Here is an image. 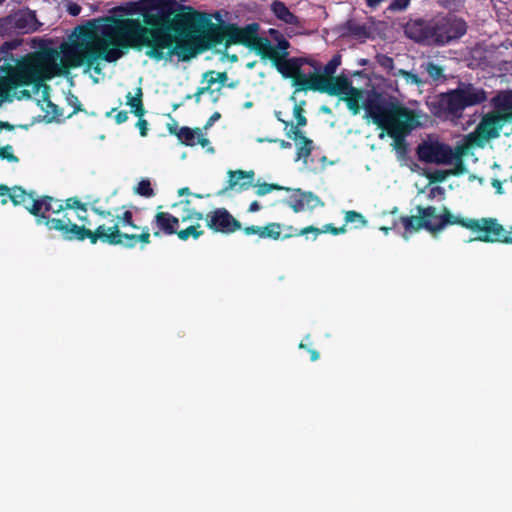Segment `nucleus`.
<instances>
[{
  "mask_svg": "<svg viewBox=\"0 0 512 512\" xmlns=\"http://www.w3.org/2000/svg\"><path fill=\"white\" fill-rule=\"evenodd\" d=\"M144 0L128 1L113 8V17L95 19L85 26L77 27L69 42L54 48L14 57L9 51L14 43H5L0 48V104L10 96L18 99L34 98L38 103L48 101V87L43 82L64 69L84 67L95 82L102 74L103 61L115 62L123 57L128 48L150 49V58L161 60L163 49L173 44L170 33L164 28H148L139 19L116 17L142 15Z\"/></svg>",
  "mask_w": 512,
  "mask_h": 512,
  "instance_id": "obj_1",
  "label": "nucleus"
},
{
  "mask_svg": "<svg viewBox=\"0 0 512 512\" xmlns=\"http://www.w3.org/2000/svg\"><path fill=\"white\" fill-rule=\"evenodd\" d=\"M225 33L230 41L245 44L262 55L277 60L278 70L284 76L293 78L292 85L296 88L293 95L308 89L321 90L324 76L315 72L305 73L302 70L304 63L302 59L294 58L280 61L282 57L287 55L289 47V42L280 31L270 28L267 35H259V24L251 23L245 27L230 25L226 27Z\"/></svg>",
  "mask_w": 512,
  "mask_h": 512,
  "instance_id": "obj_2",
  "label": "nucleus"
},
{
  "mask_svg": "<svg viewBox=\"0 0 512 512\" xmlns=\"http://www.w3.org/2000/svg\"><path fill=\"white\" fill-rule=\"evenodd\" d=\"M6 194L15 205H23L31 214L35 215L38 225H45L49 230L61 231L66 239L84 240L88 238L93 244L96 243L97 238L111 243L121 242L119 238L121 235L116 230L111 232V229L106 230L100 227L96 233H92L91 230L72 223L67 214L57 218L52 217V214H60L62 206L59 205L58 209H54L53 199L50 197L35 199L19 187L13 188L11 191L6 186L0 187V195Z\"/></svg>",
  "mask_w": 512,
  "mask_h": 512,
  "instance_id": "obj_3",
  "label": "nucleus"
},
{
  "mask_svg": "<svg viewBox=\"0 0 512 512\" xmlns=\"http://www.w3.org/2000/svg\"><path fill=\"white\" fill-rule=\"evenodd\" d=\"M342 99L355 115L359 113L360 103L363 101L367 115L395 140H399L418 125L413 113L392 99L371 94L364 100V91L357 88L355 93L348 94Z\"/></svg>",
  "mask_w": 512,
  "mask_h": 512,
  "instance_id": "obj_4",
  "label": "nucleus"
},
{
  "mask_svg": "<svg viewBox=\"0 0 512 512\" xmlns=\"http://www.w3.org/2000/svg\"><path fill=\"white\" fill-rule=\"evenodd\" d=\"M450 225H460L470 231V241L512 244V226L508 230L496 217L468 218L450 213Z\"/></svg>",
  "mask_w": 512,
  "mask_h": 512,
  "instance_id": "obj_5",
  "label": "nucleus"
},
{
  "mask_svg": "<svg viewBox=\"0 0 512 512\" xmlns=\"http://www.w3.org/2000/svg\"><path fill=\"white\" fill-rule=\"evenodd\" d=\"M401 223L404 227L403 238L408 240L411 234L421 229L432 234L444 230L448 224V213L446 210L436 213V208L431 206L426 208L418 206L416 214L401 217Z\"/></svg>",
  "mask_w": 512,
  "mask_h": 512,
  "instance_id": "obj_6",
  "label": "nucleus"
},
{
  "mask_svg": "<svg viewBox=\"0 0 512 512\" xmlns=\"http://www.w3.org/2000/svg\"><path fill=\"white\" fill-rule=\"evenodd\" d=\"M407 36L416 42L426 44H444L448 41V19L446 15H437L430 20L418 19L409 23L405 30Z\"/></svg>",
  "mask_w": 512,
  "mask_h": 512,
  "instance_id": "obj_7",
  "label": "nucleus"
},
{
  "mask_svg": "<svg viewBox=\"0 0 512 512\" xmlns=\"http://www.w3.org/2000/svg\"><path fill=\"white\" fill-rule=\"evenodd\" d=\"M486 100L487 93L483 88L460 81L457 88L450 90V118H460L467 107L482 104Z\"/></svg>",
  "mask_w": 512,
  "mask_h": 512,
  "instance_id": "obj_8",
  "label": "nucleus"
},
{
  "mask_svg": "<svg viewBox=\"0 0 512 512\" xmlns=\"http://www.w3.org/2000/svg\"><path fill=\"white\" fill-rule=\"evenodd\" d=\"M179 8L176 0H144L141 16L148 25H160Z\"/></svg>",
  "mask_w": 512,
  "mask_h": 512,
  "instance_id": "obj_9",
  "label": "nucleus"
},
{
  "mask_svg": "<svg viewBox=\"0 0 512 512\" xmlns=\"http://www.w3.org/2000/svg\"><path fill=\"white\" fill-rule=\"evenodd\" d=\"M120 222L122 223V226H131L134 229L141 230V233L140 234L122 233V232H120L118 225H115L113 227H105V226L101 225V227L105 228L106 230L111 229L110 230L111 232H113L112 230H116L118 232V234L121 235V237H119L121 239V242L112 243V245H123L125 247L132 248V247H135L138 242H141L143 245H147L148 243H150V229L147 226L140 227V226L134 224L132 221V213L130 211L124 212L123 216L120 218ZM99 228H100V226L96 230H98ZM91 232L96 233L97 231H95V232L91 231ZM98 240L105 242V240H103L101 238H97L96 242ZM106 243H108V241H106ZM109 244H111V242H109Z\"/></svg>",
  "mask_w": 512,
  "mask_h": 512,
  "instance_id": "obj_10",
  "label": "nucleus"
},
{
  "mask_svg": "<svg viewBox=\"0 0 512 512\" xmlns=\"http://www.w3.org/2000/svg\"><path fill=\"white\" fill-rule=\"evenodd\" d=\"M504 125L499 112H489L481 118L470 137L473 142L482 146L489 140L498 138Z\"/></svg>",
  "mask_w": 512,
  "mask_h": 512,
  "instance_id": "obj_11",
  "label": "nucleus"
},
{
  "mask_svg": "<svg viewBox=\"0 0 512 512\" xmlns=\"http://www.w3.org/2000/svg\"><path fill=\"white\" fill-rule=\"evenodd\" d=\"M417 155L423 162L445 164L448 163V146L437 137L429 136L417 147Z\"/></svg>",
  "mask_w": 512,
  "mask_h": 512,
  "instance_id": "obj_12",
  "label": "nucleus"
},
{
  "mask_svg": "<svg viewBox=\"0 0 512 512\" xmlns=\"http://www.w3.org/2000/svg\"><path fill=\"white\" fill-rule=\"evenodd\" d=\"M207 226L216 232L225 234L232 233L241 228L240 223L223 208L207 215Z\"/></svg>",
  "mask_w": 512,
  "mask_h": 512,
  "instance_id": "obj_13",
  "label": "nucleus"
},
{
  "mask_svg": "<svg viewBox=\"0 0 512 512\" xmlns=\"http://www.w3.org/2000/svg\"><path fill=\"white\" fill-rule=\"evenodd\" d=\"M270 9L279 21L288 26L289 36L299 33V30L303 28L299 17L294 15L282 1H273L270 5Z\"/></svg>",
  "mask_w": 512,
  "mask_h": 512,
  "instance_id": "obj_14",
  "label": "nucleus"
},
{
  "mask_svg": "<svg viewBox=\"0 0 512 512\" xmlns=\"http://www.w3.org/2000/svg\"><path fill=\"white\" fill-rule=\"evenodd\" d=\"M286 204L292 208L294 212L323 206V202L318 196L312 192H303L300 189L293 191L290 197L286 200Z\"/></svg>",
  "mask_w": 512,
  "mask_h": 512,
  "instance_id": "obj_15",
  "label": "nucleus"
},
{
  "mask_svg": "<svg viewBox=\"0 0 512 512\" xmlns=\"http://www.w3.org/2000/svg\"><path fill=\"white\" fill-rule=\"evenodd\" d=\"M12 16L18 34L34 33L42 26V23L37 19L34 11L19 10L13 13Z\"/></svg>",
  "mask_w": 512,
  "mask_h": 512,
  "instance_id": "obj_16",
  "label": "nucleus"
},
{
  "mask_svg": "<svg viewBox=\"0 0 512 512\" xmlns=\"http://www.w3.org/2000/svg\"><path fill=\"white\" fill-rule=\"evenodd\" d=\"M321 92L328 93L330 95H338L342 98L348 94L355 93V87L352 86L351 82L347 77L338 76L332 78H323Z\"/></svg>",
  "mask_w": 512,
  "mask_h": 512,
  "instance_id": "obj_17",
  "label": "nucleus"
},
{
  "mask_svg": "<svg viewBox=\"0 0 512 512\" xmlns=\"http://www.w3.org/2000/svg\"><path fill=\"white\" fill-rule=\"evenodd\" d=\"M177 136L181 143L187 146L201 145L203 148L207 149V152L214 153V148L210 146V141L200 129L182 127Z\"/></svg>",
  "mask_w": 512,
  "mask_h": 512,
  "instance_id": "obj_18",
  "label": "nucleus"
},
{
  "mask_svg": "<svg viewBox=\"0 0 512 512\" xmlns=\"http://www.w3.org/2000/svg\"><path fill=\"white\" fill-rule=\"evenodd\" d=\"M178 224L179 218L167 212H158L152 220L154 235L159 236L161 233L172 235L177 232Z\"/></svg>",
  "mask_w": 512,
  "mask_h": 512,
  "instance_id": "obj_19",
  "label": "nucleus"
},
{
  "mask_svg": "<svg viewBox=\"0 0 512 512\" xmlns=\"http://www.w3.org/2000/svg\"><path fill=\"white\" fill-rule=\"evenodd\" d=\"M287 136L295 140L298 146L296 160H303L306 163L312 151V141L303 136L299 128L293 126L287 132Z\"/></svg>",
  "mask_w": 512,
  "mask_h": 512,
  "instance_id": "obj_20",
  "label": "nucleus"
},
{
  "mask_svg": "<svg viewBox=\"0 0 512 512\" xmlns=\"http://www.w3.org/2000/svg\"><path fill=\"white\" fill-rule=\"evenodd\" d=\"M246 235H258L263 239L278 240L281 237L282 226L279 223H269L265 226H248L244 228Z\"/></svg>",
  "mask_w": 512,
  "mask_h": 512,
  "instance_id": "obj_21",
  "label": "nucleus"
},
{
  "mask_svg": "<svg viewBox=\"0 0 512 512\" xmlns=\"http://www.w3.org/2000/svg\"><path fill=\"white\" fill-rule=\"evenodd\" d=\"M497 112L504 123H512V91L505 92L493 99Z\"/></svg>",
  "mask_w": 512,
  "mask_h": 512,
  "instance_id": "obj_22",
  "label": "nucleus"
},
{
  "mask_svg": "<svg viewBox=\"0 0 512 512\" xmlns=\"http://www.w3.org/2000/svg\"><path fill=\"white\" fill-rule=\"evenodd\" d=\"M229 188L233 189L239 187L241 190L247 189L252 186L254 180V171H229Z\"/></svg>",
  "mask_w": 512,
  "mask_h": 512,
  "instance_id": "obj_23",
  "label": "nucleus"
},
{
  "mask_svg": "<svg viewBox=\"0 0 512 512\" xmlns=\"http://www.w3.org/2000/svg\"><path fill=\"white\" fill-rule=\"evenodd\" d=\"M448 174L447 170H436L428 175V177L431 179L430 182V189H429V198L436 199L439 198L441 200L445 199V193L446 190L444 187H441L439 185H434L435 181H441L446 178Z\"/></svg>",
  "mask_w": 512,
  "mask_h": 512,
  "instance_id": "obj_24",
  "label": "nucleus"
},
{
  "mask_svg": "<svg viewBox=\"0 0 512 512\" xmlns=\"http://www.w3.org/2000/svg\"><path fill=\"white\" fill-rule=\"evenodd\" d=\"M204 78H205V81L207 82V86L198 89V91L196 92L195 98H196L197 102L200 101V97L202 94H204L210 90V88L213 84L220 83L221 85H224V83L228 79L226 73H220V72H214V71L205 73Z\"/></svg>",
  "mask_w": 512,
  "mask_h": 512,
  "instance_id": "obj_25",
  "label": "nucleus"
},
{
  "mask_svg": "<svg viewBox=\"0 0 512 512\" xmlns=\"http://www.w3.org/2000/svg\"><path fill=\"white\" fill-rule=\"evenodd\" d=\"M142 95V89L140 87L136 88L134 93L129 92L126 95L127 105L130 106L131 111L138 117H142L144 115Z\"/></svg>",
  "mask_w": 512,
  "mask_h": 512,
  "instance_id": "obj_26",
  "label": "nucleus"
},
{
  "mask_svg": "<svg viewBox=\"0 0 512 512\" xmlns=\"http://www.w3.org/2000/svg\"><path fill=\"white\" fill-rule=\"evenodd\" d=\"M467 33V22L463 18L450 15V41L459 39Z\"/></svg>",
  "mask_w": 512,
  "mask_h": 512,
  "instance_id": "obj_27",
  "label": "nucleus"
},
{
  "mask_svg": "<svg viewBox=\"0 0 512 512\" xmlns=\"http://www.w3.org/2000/svg\"><path fill=\"white\" fill-rule=\"evenodd\" d=\"M312 67L315 73L323 72L327 76H331L335 73L338 66L341 64L340 56H334L323 68L317 62H308Z\"/></svg>",
  "mask_w": 512,
  "mask_h": 512,
  "instance_id": "obj_28",
  "label": "nucleus"
},
{
  "mask_svg": "<svg viewBox=\"0 0 512 512\" xmlns=\"http://www.w3.org/2000/svg\"><path fill=\"white\" fill-rule=\"evenodd\" d=\"M429 105L432 107L433 113L438 117L446 118L448 113V98L445 94H442L440 99L433 98Z\"/></svg>",
  "mask_w": 512,
  "mask_h": 512,
  "instance_id": "obj_29",
  "label": "nucleus"
},
{
  "mask_svg": "<svg viewBox=\"0 0 512 512\" xmlns=\"http://www.w3.org/2000/svg\"><path fill=\"white\" fill-rule=\"evenodd\" d=\"M18 34L12 14L0 19V37Z\"/></svg>",
  "mask_w": 512,
  "mask_h": 512,
  "instance_id": "obj_30",
  "label": "nucleus"
},
{
  "mask_svg": "<svg viewBox=\"0 0 512 512\" xmlns=\"http://www.w3.org/2000/svg\"><path fill=\"white\" fill-rule=\"evenodd\" d=\"M200 227L201 226H200L199 222L190 224L186 229L178 231L177 235L183 241L189 239L190 237L197 239L202 235V231L200 230Z\"/></svg>",
  "mask_w": 512,
  "mask_h": 512,
  "instance_id": "obj_31",
  "label": "nucleus"
},
{
  "mask_svg": "<svg viewBox=\"0 0 512 512\" xmlns=\"http://www.w3.org/2000/svg\"><path fill=\"white\" fill-rule=\"evenodd\" d=\"M291 101L294 102L293 115L297 121L296 127L298 128L300 126H305L307 123L306 118L303 115V112H304L303 105L305 104V102L301 101L300 103H297L295 95L291 96Z\"/></svg>",
  "mask_w": 512,
  "mask_h": 512,
  "instance_id": "obj_32",
  "label": "nucleus"
},
{
  "mask_svg": "<svg viewBox=\"0 0 512 512\" xmlns=\"http://www.w3.org/2000/svg\"><path fill=\"white\" fill-rule=\"evenodd\" d=\"M136 193L144 196V197H152L154 195V191L151 187V183L148 179H143L138 183L136 188Z\"/></svg>",
  "mask_w": 512,
  "mask_h": 512,
  "instance_id": "obj_33",
  "label": "nucleus"
},
{
  "mask_svg": "<svg viewBox=\"0 0 512 512\" xmlns=\"http://www.w3.org/2000/svg\"><path fill=\"white\" fill-rule=\"evenodd\" d=\"M282 189L289 191V188L281 187L279 185L262 183V184L256 185V194L258 196H264V195L270 193L272 190H282Z\"/></svg>",
  "mask_w": 512,
  "mask_h": 512,
  "instance_id": "obj_34",
  "label": "nucleus"
},
{
  "mask_svg": "<svg viewBox=\"0 0 512 512\" xmlns=\"http://www.w3.org/2000/svg\"><path fill=\"white\" fill-rule=\"evenodd\" d=\"M202 219L203 215L201 213L194 210H188L187 213L179 219V222L181 221L182 223L194 224L200 222Z\"/></svg>",
  "mask_w": 512,
  "mask_h": 512,
  "instance_id": "obj_35",
  "label": "nucleus"
},
{
  "mask_svg": "<svg viewBox=\"0 0 512 512\" xmlns=\"http://www.w3.org/2000/svg\"><path fill=\"white\" fill-rule=\"evenodd\" d=\"M0 157L2 159L7 160L8 162H12V163L18 162V158L14 155L13 148L10 145L0 147Z\"/></svg>",
  "mask_w": 512,
  "mask_h": 512,
  "instance_id": "obj_36",
  "label": "nucleus"
},
{
  "mask_svg": "<svg viewBox=\"0 0 512 512\" xmlns=\"http://www.w3.org/2000/svg\"><path fill=\"white\" fill-rule=\"evenodd\" d=\"M287 230L289 232L284 235V238H289V237H292V236H295V235H306V234H308L310 232H313L316 235H318L320 233V230L315 228V227H313V226H309V227L303 228L298 233H293V231H295V229L292 226L287 227Z\"/></svg>",
  "mask_w": 512,
  "mask_h": 512,
  "instance_id": "obj_37",
  "label": "nucleus"
},
{
  "mask_svg": "<svg viewBox=\"0 0 512 512\" xmlns=\"http://www.w3.org/2000/svg\"><path fill=\"white\" fill-rule=\"evenodd\" d=\"M345 221L347 223L359 222L362 225L366 224L364 217L356 211H347L345 214Z\"/></svg>",
  "mask_w": 512,
  "mask_h": 512,
  "instance_id": "obj_38",
  "label": "nucleus"
},
{
  "mask_svg": "<svg viewBox=\"0 0 512 512\" xmlns=\"http://www.w3.org/2000/svg\"><path fill=\"white\" fill-rule=\"evenodd\" d=\"M453 160H455V168L452 170L450 169V175L454 174H460L464 171V165L462 163V161L458 158L455 157L452 149L450 148V165L452 164Z\"/></svg>",
  "mask_w": 512,
  "mask_h": 512,
  "instance_id": "obj_39",
  "label": "nucleus"
},
{
  "mask_svg": "<svg viewBox=\"0 0 512 512\" xmlns=\"http://www.w3.org/2000/svg\"><path fill=\"white\" fill-rule=\"evenodd\" d=\"M410 3V0H391L388 9L391 11L405 10Z\"/></svg>",
  "mask_w": 512,
  "mask_h": 512,
  "instance_id": "obj_40",
  "label": "nucleus"
},
{
  "mask_svg": "<svg viewBox=\"0 0 512 512\" xmlns=\"http://www.w3.org/2000/svg\"><path fill=\"white\" fill-rule=\"evenodd\" d=\"M377 62L385 69L391 70L394 67V61L391 57L386 55H378Z\"/></svg>",
  "mask_w": 512,
  "mask_h": 512,
  "instance_id": "obj_41",
  "label": "nucleus"
},
{
  "mask_svg": "<svg viewBox=\"0 0 512 512\" xmlns=\"http://www.w3.org/2000/svg\"><path fill=\"white\" fill-rule=\"evenodd\" d=\"M426 71L429 74V76L433 79H438L442 73L441 68H439L437 65L433 63H428L426 65Z\"/></svg>",
  "mask_w": 512,
  "mask_h": 512,
  "instance_id": "obj_42",
  "label": "nucleus"
},
{
  "mask_svg": "<svg viewBox=\"0 0 512 512\" xmlns=\"http://www.w3.org/2000/svg\"><path fill=\"white\" fill-rule=\"evenodd\" d=\"M193 21H194V16L191 13H182V14L178 15L177 22L183 23L186 26L191 25L193 23Z\"/></svg>",
  "mask_w": 512,
  "mask_h": 512,
  "instance_id": "obj_43",
  "label": "nucleus"
},
{
  "mask_svg": "<svg viewBox=\"0 0 512 512\" xmlns=\"http://www.w3.org/2000/svg\"><path fill=\"white\" fill-rule=\"evenodd\" d=\"M147 121L144 120V119H140L138 122H137V127L139 128L140 130V134L141 136H146V133H147Z\"/></svg>",
  "mask_w": 512,
  "mask_h": 512,
  "instance_id": "obj_44",
  "label": "nucleus"
},
{
  "mask_svg": "<svg viewBox=\"0 0 512 512\" xmlns=\"http://www.w3.org/2000/svg\"><path fill=\"white\" fill-rule=\"evenodd\" d=\"M171 53L174 55H177L179 58H182V59H187L193 55V52H190L189 54L182 53V51L180 50V48L178 46H175Z\"/></svg>",
  "mask_w": 512,
  "mask_h": 512,
  "instance_id": "obj_45",
  "label": "nucleus"
},
{
  "mask_svg": "<svg viewBox=\"0 0 512 512\" xmlns=\"http://www.w3.org/2000/svg\"><path fill=\"white\" fill-rule=\"evenodd\" d=\"M115 119L118 124L124 123L128 119V114L125 111H120L117 113Z\"/></svg>",
  "mask_w": 512,
  "mask_h": 512,
  "instance_id": "obj_46",
  "label": "nucleus"
},
{
  "mask_svg": "<svg viewBox=\"0 0 512 512\" xmlns=\"http://www.w3.org/2000/svg\"><path fill=\"white\" fill-rule=\"evenodd\" d=\"M81 11V8L79 5L77 4H71L68 6V12L72 15V16H77Z\"/></svg>",
  "mask_w": 512,
  "mask_h": 512,
  "instance_id": "obj_47",
  "label": "nucleus"
},
{
  "mask_svg": "<svg viewBox=\"0 0 512 512\" xmlns=\"http://www.w3.org/2000/svg\"><path fill=\"white\" fill-rule=\"evenodd\" d=\"M86 214H87V211L84 207H79L78 208V211H77V218L80 220V221H86Z\"/></svg>",
  "mask_w": 512,
  "mask_h": 512,
  "instance_id": "obj_48",
  "label": "nucleus"
},
{
  "mask_svg": "<svg viewBox=\"0 0 512 512\" xmlns=\"http://www.w3.org/2000/svg\"><path fill=\"white\" fill-rule=\"evenodd\" d=\"M385 1L386 0H366V3L370 8H376Z\"/></svg>",
  "mask_w": 512,
  "mask_h": 512,
  "instance_id": "obj_49",
  "label": "nucleus"
},
{
  "mask_svg": "<svg viewBox=\"0 0 512 512\" xmlns=\"http://www.w3.org/2000/svg\"><path fill=\"white\" fill-rule=\"evenodd\" d=\"M260 210V204L257 201H254L249 206V212H257Z\"/></svg>",
  "mask_w": 512,
  "mask_h": 512,
  "instance_id": "obj_50",
  "label": "nucleus"
},
{
  "mask_svg": "<svg viewBox=\"0 0 512 512\" xmlns=\"http://www.w3.org/2000/svg\"><path fill=\"white\" fill-rule=\"evenodd\" d=\"M278 142L282 149H289L292 146L290 142L285 141V140H279Z\"/></svg>",
  "mask_w": 512,
  "mask_h": 512,
  "instance_id": "obj_51",
  "label": "nucleus"
},
{
  "mask_svg": "<svg viewBox=\"0 0 512 512\" xmlns=\"http://www.w3.org/2000/svg\"><path fill=\"white\" fill-rule=\"evenodd\" d=\"M310 354H311L312 361H315V360H317L319 358V353L317 351H315V350H311Z\"/></svg>",
  "mask_w": 512,
  "mask_h": 512,
  "instance_id": "obj_52",
  "label": "nucleus"
},
{
  "mask_svg": "<svg viewBox=\"0 0 512 512\" xmlns=\"http://www.w3.org/2000/svg\"><path fill=\"white\" fill-rule=\"evenodd\" d=\"M492 184L498 191H501V182L498 179H495Z\"/></svg>",
  "mask_w": 512,
  "mask_h": 512,
  "instance_id": "obj_53",
  "label": "nucleus"
},
{
  "mask_svg": "<svg viewBox=\"0 0 512 512\" xmlns=\"http://www.w3.org/2000/svg\"><path fill=\"white\" fill-rule=\"evenodd\" d=\"M276 116L278 118L279 121L283 122L285 124V127L287 128L288 126H291L289 122L287 121H284L282 118H281V115H280V112H277L276 113Z\"/></svg>",
  "mask_w": 512,
  "mask_h": 512,
  "instance_id": "obj_54",
  "label": "nucleus"
},
{
  "mask_svg": "<svg viewBox=\"0 0 512 512\" xmlns=\"http://www.w3.org/2000/svg\"><path fill=\"white\" fill-rule=\"evenodd\" d=\"M189 189L188 188H181L179 190V195H184V194H189Z\"/></svg>",
  "mask_w": 512,
  "mask_h": 512,
  "instance_id": "obj_55",
  "label": "nucleus"
},
{
  "mask_svg": "<svg viewBox=\"0 0 512 512\" xmlns=\"http://www.w3.org/2000/svg\"><path fill=\"white\" fill-rule=\"evenodd\" d=\"M332 231L333 233H337V230L336 229H331V226L330 225H327L325 226V230L324 231Z\"/></svg>",
  "mask_w": 512,
  "mask_h": 512,
  "instance_id": "obj_56",
  "label": "nucleus"
},
{
  "mask_svg": "<svg viewBox=\"0 0 512 512\" xmlns=\"http://www.w3.org/2000/svg\"><path fill=\"white\" fill-rule=\"evenodd\" d=\"M219 117H220V115H219L218 113H215V114L212 116L211 120L218 119Z\"/></svg>",
  "mask_w": 512,
  "mask_h": 512,
  "instance_id": "obj_57",
  "label": "nucleus"
},
{
  "mask_svg": "<svg viewBox=\"0 0 512 512\" xmlns=\"http://www.w3.org/2000/svg\"><path fill=\"white\" fill-rule=\"evenodd\" d=\"M244 106H245V108H250L252 106V103L251 102H247V103H245Z\"/></svg>",
  "mask_w": 512,
  "mask_h": 512,
  "instance_id": "obj_58",
  "label": "nucleus"
},
{
  "mask_svg": "<svg viewBox=\"0 0 512 512\" xmlns=\"http://www.w3.org/2000/svg\"><path fill=\"white\" fill-rule=\"evenodd\" d=\"M439 1H440V3H441L443 6H446V4H447V2H448V0H439Z\"/></svg>",
  "mask_w": 512,
  "mask_h": 512,
  "instance_id": "obj_59",
  "label": "nucleus"
},
{
  "mask_svg": "<svg viewBox=\"0 0 512 512\" xmlns=\"http://www.w3.org/2000/svg\"><path fill=\"white\" fill-rule=\"evenodd\" d=\"M379 138L384 139L385 138V133L381 132L380 135H379Z\"/></svg>",
  "mask_w": 512,
  "mask_h": 512,
  "instance_id": "obj_60",
  "label": "nucleus"
},
{
  "mask_svg": "<svg viewBox=\"0 0 512 512\" xmlns=\"http://www.w3.org/2000/svg\"><path fill=\"white\" fill-rule=\"evenodd\" d=\"M361 64L362 65L366 64V60L365 59L361 60Z\"/></svg>",
  "mask_w": 512,
  "mask_h": 512,
  "instance_id": "obj_61",
  "label": "nucleus"
},
{
  "mask_svg": "<svg viewBox=\"0 0 512 512\" xmlns=\"http://www.w3.org/2000/svg\"><path fill=\"white\" fill-rule=\"evenodd\" d=\"M382 230L387 233L388 232V229L387 228H382Z\"/></svg>",
  "mask_w": 512,
  "mask_h": 512,
  "instance_id": "obj_62",
  "label": "nucleus"
},
{
  "mask_svg": "<svg viewBox=\"0 0 512 512\" xmlns=\"http://www.w3.org/2000/svg\"><path fill=\"white\" fill-rule=\"evenodd\" d=\"M267 141H269V142H276L277 140L268 139Z\"/></svg>",
  "mask_w": 512,
  "mask_h": 512,
  "instance_id": "obj_63",
  "label": "nucleus"
},
{
  "mask_svg": "<svg viewBox=\"0 0 512 512\" xmlns=\"http://www.w3.org/2000/svg\"><path fill=\"white\" fill-rule=\"evenodd\" d=\"M6 202H7V199H3V200H2V203H3V204H6Z\"/></svg>",
  "mask_w": 512,
  "mask_h": 512,
  "instance_id": "obj_64",
  "label": "nucleus"
}]
</instances>
